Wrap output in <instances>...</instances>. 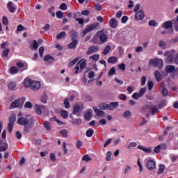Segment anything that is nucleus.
<instances>
[{"mask_svg":"<svg viewBox=\"0 0 178 178\" xmlns=\"http://www.w3.org/2000/svg\"><path fill=\"white\" fill-rule=\"evenodd\" d=\"M17 123L19 126H24L23 131L24 134H28L29 131H31V129L34 127V119L30 118L29 121L24 117H20L17 120Z\"/></svg>","mask_w":178,"mask_h":178,"instance_id":"1","label":"nucleus"},{"mask_svg":"<svg viewBox=\"0 0 178 178\" xmlns=\"http://www.w3.org/2000/svg\"><path fill=\"white\" fill-rule=\"evenodd\" d=\"M25 101H26V98H24V97L15 100L11 104V105L10 106V109H12L13 108H23V105H24Z\"/></svg>","mask_w":178,"mask_h":178,"instance_id":"2","label":"nucleus"},{"mask_svg":"<svg viewBox=\"0 0 178 178\" xmlns=\"http://www.w3.org/2000/svg\"><path fill=\"white\" fill-rule=\"evenodd\" d=\"M98 26H99V22H95V23L89 25L88 27H86V29H85V30H83L81 32L82 37H86V35H87V34H88V33H90V31H92V30H95V29H97V27H98Z\"/></svg>","mask_w":178,"mask_h":178,"instance_id":"3","label":"nucleus"},{"mask_svg":"<svg viewBox=\"0 0 178 178\" xmlns=\"http://www.w3.org/2000/svg\"><path fill=\"white\" fill-rule=\"evenodd\" d=\"M86 67L87 63L86 62V60H84L83 59L81 60L74 68L75 70V74H79V69H81V70H83V69H86Z\"/></svg>","mask_w":178,"mask_h":178,"instance_id":"4","label":"nucleus"},{"mask_svg":"<svg viewBox=\"0 0 178 178\" xmlns=\"http://www.w3.org/2000/svg\"><path fill=\"white\" fill-rule=\"evenodd\" d=\"M10 122L8 123V133H12L15 122H16V115L12 114L9 118Z\"/></svg>","mask_w":178,"mask_h":178,"instance_id":"5","label":"nucleus"},{"mask_svg":"<svg viewBox=\"0 0 178 178\" xmlns=\"http://www.w3.org/2000/svg\"><path fill=\"white\" fill-rule=\"evenodd\" d=\"M8 149L6 140L0 139V152H5ZM0 159H2V154L0 153Z\"/></svg>","mask_w":178,"mask_h":178,"instance_id":"6","label":"nucleus"},{"mask_svg":"<svg viewBox=\"0 0 178 178\" xmlns=\"http://www.w3.org/2000/svg\"><path fill=\"white\" fill-rule=\"evenodd\" d=\"M149 65H152V66H154V67H156L159 65H160L161 67H163V59H159L156 60V59H152L149 60Z\"/></svg>","mask_w":178,"mask_h":178,"instance_id":"7","label":"nucleus"},{"mask_svg":"<svg viewBox=\"0 0 178 178\" xmlns=\"http://www.w3.org/2000/svg\"><path fill=\"white\" fill-rule=\"evenodd\" d=\"M103 33L104 31H99L97 33V35H99L100 41L104 44L108 41V35Z\"/></svg>","mask_w":178,"mask_h":178,"instance_id":"8","label":"nucleus"},{"mask_svg":"<svg viewBox=\"0 0 178 178\" xmlns=\"http://www.w3.org/2000/svg\"><path fill=\"white\" fill-rule=\"evenodd\" d=\"M99 47L98 46H92L90 47L86 52V55H91V54H95L98 52Z\"/></svg>","mask_w":178,"mask_h":178,"instance_id":"9","label":"nucleus"},{"mask_svg":"<svg viewBox=\"0 0 178 178\" xmlns=\"http://www.w3.org/2000/svg\"><path fill=\"white\" fill-rule=\"evenodd\" d=\"M146 166H147V169H149V170H154V169L156 168V165L154 160H149L146 163Z\"/></svg>","mask_w":178,"mask_h":178,"instance_id":"10","label":"nucleus"},{"mask_svg":"<svg viewBox=\"0 0 178 178\" xmlns=\"http://www.w3.org/2000/svg\"><path fill=\"white\" fill-rule=\"evenodd\" d=\"M41 87V83L37 81H33L32 85L31 86V90L36 91V90H40Z\"/></svg>","mask_w":178,"mask_h":178,"instance_id":"11","label":"nucleus"},{"mask_svg":"<svg viewBox=\"0 0 178 178\" xmlns=\"http://www.w3.org/2000/svg\"><path fill=\"white\" fill-rule=\"evenodd\" d=\"M164 56H168L167 59L169 62H173L175 60V56H173V54H172V51H166L164 53Z\"/></svg>","mask_w":178,"mask_h":178,"instance_id":"12","label":"nucleus"},{"mask_svg":"<svg viewBox=\"0 0 178 178\" xmlns=\"http://www.w3.org/2000/svg\"><path fill=\"white\" fill-rule=\"evenodd\" d=\"M119 106V102H111L109 104H107V109L109 111H114Z\"/></svg>","mask_w":178,"mask_h":178,"instance_id":"13","label":"nucleus"},{"mask_svg":"<svg viewBox=\"0 0 178 178\" xmlns=\"http://www.w3.org/2000/svg\"><path fill=\"white\" fill-rule=\"evenodd\" d=\"M109 26L112 29H116V27H118V19H116V18L111 19L109 21Z\"/></svg>","mask_w":178,"mask_h":178,"instance_id":"14","label":"nucleus"},{"mask_svg":"<svg viewBox=\"0 0 178 178\" xmlns=\"http://www.w3.org/2000/svg\"><path fill=\"white\" fill-rule=\"evenodd\" d=\"M138 149H141V151H143L146 154H151V152H152V148L151 147L147 148L143 145H138Z\"/></svg>","mask_w":178,"mask_h":178,"instance_id":"15","label":"nucleus"},{"mask_svg":"<svg viewBox=\"0 0 178 178\" xmlns=\"http://www.w3.org/2000/svg\"><path fill=\"white\" fill-rule=\"evenodd\" d=\"M70 118H72V124H75V126H80V124H81V123L83 122L81 120V119H80V118L73 119V115L72 114L70 115Z\"/></svg>","mask_w":178,"mask_h":178,"instance_id":"16","label":"nucleus"},{"mask_svg":"<svg viewBox=\"0 0 178 178\" xmlns=\"http://www.w3.org/2000/svg\"><path fill=\"white\" fill-rule=\"evenodd\" d=\"M77 44H79L77 40H72V42L68 44V48L70 49H76V48H77Z\"/></svg>","mask_w":178,"mask_h":178,"instance_id":"17","label":"nucleus"},{"mask_svg":"<svg viewBox=\"0 0 178 178\" xmlns=\"http://www.w3.org/2000/svg\"><path fill=\"white\" fill-rule=\"evenodd\" d=\"M7 7L10 13H13L16 10V8L15 6H13V2L9 1L7 3Z\"/></svg>","mask_w":178,"mask_h":178,"instance_id":"18","label":"nucleus"},{"mask_svg":"<svg viewBox=\"0 0 178 178\" xmlns=\"http://www.w3.org/2000/svg\"><path fill=\"white\" fill-rule=\"evenodd\" d=\"M154 77H156V81L159 83L162 81L163 76L161 74V72H159V70H156L154 72Z\"/></svg>","mask_w":178,"mask_h":178,"instance_id":"19","label":"nucleus"},{"mask_svg":"<svg viewBox=\"0 0 178 178\" xmlns=\"http://www.w3.org/2000/svg\"><path fill=\"white\" fill-rule=\"evenodd\" d=\"M135 19H136V20H143V19H144V12H143V10L137 12L135 15Z\"/></svg>","mask_w":178,"mask_h":178,"instance_id":"20","label":"nucleus"},{"mask_svg":"<svg viewBox=\"0 0 178 178\" xmlns=\"http://www.w3.org/2000/svg\"><path fill=\"white\" fill-rule=\"evenodd\" d=\"M166 73H173L176 72V68L173 65H167L165 67Z\"/></svg>","mask_w":178,"mask_h":178,"instance_id":"21","label":"nucleus"},{"mask_svg":"<svg viewBox=\"0 0 178 178\" xmlns=\"http://www.w3.org/2000/svg\"><path fill=\"white\" fill-rule=\"evenodd\" d=\"M33 81L31 79H26L24 81V87H26V88H29L30 87H31V85L33 84Z\"/></svg>","mask_w":178,"mask_h":178,"instance_id":"22","label":"nucleus"},{"mask_svg":"<svg viewBox=\"0 0 178 178\" xmlns=\"http://www.w3.org/2000/svg\"><path fill=\"white\" fill-rule=\"evenodd\" d=\"M93 111H94V112H95V113H97V116H102L104 115V113H105V112L104 111L99 110V108H97L95 106L93 107Z\"/></svg>","mask_w":178,"mask_h":178,"instance_id":"23","label":"nucleus"},{"mask_svg":"<svg viewBox=\"0 0 178 178\" xmlns=\"http://www.w3.org/2000/svg\"><path fill=\"white\" fill-rule=\"evenodd\" d=\"M81 111V106L79 104H76L74 107V115L79 113Z\"/></svg>","mask_w":178,"mask_h":178,"instance_id":"24","label":"nucleus"},{"mask_svg":"<svg viewBox=\"0 0 178 178\" xmlns=\"http://www.w3.org/2000/svg\"><path fill=\"white\" fill-rule=\"evenodd\" d=\"M43 124H44V127L46 129V130H47V131H49L51 130V123H49V122L44 121L43 122Z\"/></svg>","mask_w":178,"mask_h":178,"instance_id":"25","label":"nucleus"},{"mask_svg":"<svg viewBox=\"0 0 178 178\" xmlns=\"http://www.w3.org/2000/svg\"><path fill=\"white\" fill-rule=\"evenodd\" d=\"M172 26H173V22H172L171 21H167L164 23L165 29H171Z\"/></svg>","mask_w":178,"mask_h":178,"instance_id":"26","label":"nucleus"},{"mask_svg":"<svg viewBox=\"0 0 178 178\" xmlns=\"http://www.w3.org/2000/svg\"><path fill=\"white\" fill-rule=\"evenodd\" d=\"M123 117L125 119H129L130 118H131V112H130V111L129 110L125 111V112L123 114Z\"/></svg>","mask_w":178,"mask_h":178,"instance_id":"27","label":"nucleus"},{"mask_svg":"<svg viewBox=\"0 0 178 178\" xmlns=\"http://www.w3.org/2000/svg\"><path fill=\"white\" fill-rule=\"evenodd\" d=\"M36 113H38V115L42 113V106L36 104Z\"/></svg>","mask_w":178,"mask_h":178,"instance_id":"28","label":"nucleus"},{"mask_svg":"<svg viewBox=\"0 0 178 178\" xmlns=\"http://www.w3.org/2000/svg\"><path fill=\"white\" fill-rule=\"evenodd\" d=\"M108 63H116L118 62V58L115 56H111L108 59Z\"/></svg>","mask_w":178,"mask_h":178,"instance_id":"29","label":"nucleus"},{"mask_svg":"<svg viewBox=\"0 0 178 178\" xmlns=\"http://www.w3.org/2000/svg\"><path fill=\"white\" fill-rule=\"evenodd\" d=\"M40 101L42 104H47V102H48V96H47V94H44L41 97Z\"/></svg>","mask_w":178,"mask_h":178,"instance_id":"30","label":"nucleus"},{"mask_svg":"<svg viewBox=\"0 0 178 178\" xmlns=\"http://www.w3.org/2000/svg\"><path fill=\"white\" fill-rule=\"evenodd\" d=\"M164 171H165V165L163 164H161L159 165V168L157 172L158 175H162V173H163Z\"/></svg>","mask_w":178,"mask_h":178,"instance_id":"31","label":"nucleus"},{"mask_svg":"<svg viewBox=\"0 0 178 178\" xmlns=\"http://www.w3.org/2000/svg\"><path fill=\"white\" fill-rule=\"evenodd\" d=\"M77 62H79V58H76L73 60L70 61L68 64V67H72V66H74Z\"/></svg>","mask_w":178,"mask_h":178,"instance_id":"32","label":"nucleus"},{"mask_svg":"<svg viewBox=\"0 0 178 178\" xmlns=\"http://www.w3.org/2000/svg\"><path fill=\"white\" fill-rule=\"evenodd\" d=\"M65 37H66V32L63 31L57 35L56 38L57 40H60L62 38H65Z\"/></svg>","mask_w":178,"mask_h":178,"instance_id":"33","label":"nucleus"},{"mask_svg":"<svg viewBox=\"0 0 178 178\" xmlns=\"http://www.w3.org/2000/svg\"><path fill=\"white\" fill-rule=\"evenodd\" d=\"M111 46L107 45L105 47L104 51H103V55H108L109 54V52H111Z\"/></svg>","mask_w":178,"mask_h":178,"instance_id":"34","label":"nucleus"},{"mask_svg":"<svg viewBox=\"0 0 178 178\" xmlns=\"http://www.w3.org/2000/svg\"><path fill=\"white\" fill-rule=\"evenodd\" d=\"M108 76H113V74H116V68L113 67L108 72Z\"/></svg>","mask_w":178,"mask_h":178,"instance_id":"35","label":"nucleus"},{"mask_svg":"<svg viewBox=\"0 0 178 178\" xmlns=\"http://www.w3.org/2000/svg\"><path fill=\"white\" fill-rule=\"evenodd\" d=\"M60 134H61V136L63 137H64V138H67L68 137V135H67V130L66 129H62L60 131Z\"/></svg>","mask_w":178,"mask_h":178,"instance_id":"36","label":"nucleus"},{"mask_svg":"<svg viewBox=\"0 0 178 178\" xmlns=\"http://www.w3.org/2000/svg\"><path fill=\"white\" fill-rule=\"evenodd\" d=\"M92 159H91L88 154L84 155L82 157V161H84V162H90V161H92Z\"/></svg>","mask_w":178,"mask_h":178,"instance_id":"37","label":"nucleus"},{"mask_svg":"<svg viewBox=\"0 0 178 178\" xmlns=\"http://www.w3.org/2000/svg\"><path fill=\"white\" fill-rule=\"evenodd\" d=\"M93 135H94L93 129H88L86 131V136L87 137H92Z\"/></svg>","mask_w":178,"mask_h":178,"instance_id":"38","label":"nucleus"},{"mask_svg":"<svg viewBox=\"0 0 178 178\" xmlns=\"http://www.w3.org/2000/svg\"><path fill=\"white\" fill-rule=\"evenodd\" d=\"M148 24L151 27H156V26H158V23L155 20H150Z\"/></svg>","mask_w":178,"mask_h":178,"instance_id":"39","label":"nucleus"},{"mask_svg":"<svg viewBox=\"0 0 178 178\" xmlns=\"http://www.w3.org/2000/svg\"><path fill=\"white\" fill-rule=\"evenodd\" d=\"M141 95L139 92H135L132 95V98L134 99H138L139 98H141Z\"/></svg>","mask_w":178,"mask_h":178,"instance_id":"40","label":"nucleus"},{"mask_svg":"<svg viewBox=\"0 0 178 178\" xmlns=\"http://www.w3.org/2000/svg\"><path fill=\"white\" fill-rule=\"evenodd\" d=\"M158 107L154 106L151 108V115H156L158 113Z\"/></svg>","mask_w":178,"mask_h":178,"instance_id":"41","label":"nucleus"},{"mask_svg":"<svg viewBox=\"0 0 178 178\" xmlns=\"http://www.w3.org/2000/svg\"><path fill=\"white\" fill-rule=\"evenodd\" d=\"M72 40H76L77 38V32L74 30L71 31Z\"/></svg>","mask_w":178,"mask_h":178,"instance_id":"42","label":"nucleus"},{"mask_svg":"<svg viewBox=\"0 0 178 178\" xmlns=\"http://www.w3.org/2000/svg\"><path fill=\"white\" fill-rule=\"evenodd\" d=\"M18 70H19L17 69V67L13 66L10 68V73H11V74H16V73H17Z\"/></svg>","mask_w":178,"mask_h":178,"instance_id":"43","label":"nucleus"},{"mask_svg":"<svg viewBox=\"0 0 178 178\" xmlns=\"http://www.w3.org/2000/svg\"><path fill=\"white\" fill-rule=\"evenodd\" d=\"M89 58L92 59V60H95V62H97V60L99 59V54H95L93 56H90Z\"/></svg>","mask_w":178,"mask_h":178,"instance_id":"44","label":"nucleus"},{"mask_svg":"<svg viewBox=\"0 0 178 178\" xmlns=\"http://www.w3.org/2000/svg\"><path fill=\"white\" fill-rule=\"evenodd\" d=\"M9 52H10V49H9V48H7L3 51L2 56L3 57H6L8 56V55H9Z\"/></svg>","mask_w":178,"mask_h":178,"instance_id":"45","label":"nucleus"},{"mask_svg":"<svg viewBox=\"0 0 178 178\" xmlns=\"http://www.w3.org/2000/svg\"><path fill=\"white\" fill-rule=\"evenodd\" d=\"M99 108H100L103 111H105V109H108V104L105 103H102L99 105Z\"/></svg>","mask_w":178,"mask_h":178,"instance_id":"46","label":"nucleus"},{"mask_svg":"<svg viewBox=\"0 0 178 178\" xmlns=\"http://www.w3.org/2000/svg\"><path fill=\"white\" fill-rule=\"evenodd\" d=\"M44 51H45V49L44 48V47H40L39 48V54H40V58H42L44 56Z\"/></svg>","mask_w":178,"mask_h":178,"instance_id":"47","label":"nucleus"},{"mask_svg":"<svg viewBox=\"0 0 178 178\" xmlns=\"http://www.w3.org/2000/svg\"><path fill=\"white\" fill-rule=\"evenodd\" d=\"M134 147H137V143L131 142L127 146V149H130V148H133Z\"/></svg>","mask_w":178,"mask_h":178,"instance_id":"48","label":"nucleus"},{"mask_svg":"<svg viewBox=\"0 0 178 178\" xmlns=\"http://www.w3.org/2000/svg\"><path fill=\"white\" fill-rule=\"evenodd\" d=\"M8 87L10 90H16V83L15 82H10Z\"/></svg>","mask_w":178,"mask_h":178,"instance_id":"49","label":"nucleus"},{"mask_svg":"<svg viewBox=\"0 0 178 178\" xmlns=\"http://www.w3.org/2000/svg\"><path fill=\"white\" fill-rule=\"evenodd\" d=\"M62 118H63V119H67V118L69 116V114L67 113V111H63L60 113Z\"/></svg>","mask_w":178,"mask_h":178,"instance_id":"50","label":"nucleus"},{"mask_svg":"<svg viewBox=\"0 0 178 178\" xmlns=\"http://www.w3.org/2000/svg\"><path fill=\"white\" fill-rule=\"evenodd\" d=\"M64 105H65V108H66V109H69V108H70V104L69 103L68 99H65L64 100Z\"/></svg>","mask_w":178,"mask_h":178,"instance_id":"51","label":"nucleus"},{"mask_svg":"<svg viewBox=\"0 0 178 178\" xmlns=\"http://www.w3.org/2000/svg\"><path fill=\"white\" fill-rule=\"evenodd\" d=\"M56 16L58 19H62V17H63V12L62 11L56 12Z\"/></svg>","mask_w":178,"mask_h":178,"instance_id":"52","label":"nucleus"},{"mask_svg":"<svg viewBox=\"0 0 178 178\" xmlns=\"http://www.w3.org/2000/svg\"><path fill=\"white\" fill-rule=\"evenodd\" d=\"M145 92H147V88H142L140 90H139V95H140V96H143Z\"/></svg>","mask_w":178,"mask_h":178,"instance_id":"53","label":"nucleus"},{"mask_svg":"<svg viewBox=\"0 0 178 178\" xmlns=\"http://www.w3.org/2000/svg\"><path fill=\"white\" fill-rule=\"evenodd\" d=\"M24 108H28L29 109H31L33 108V104L30 102H27L25 103Z\"/></svg>","mask_w":178,"mask_h":178,"instance_id":"54","label":"nucleus"},{"mask_svg":"<svg viewBox=\"0 0 178 178\" xmlns=\"http://www.w3.org/2000/svg\"><path fill=\"white\" fill-rule=\"evenodd\" d=\"M3 24H4V26H8V24H9V21L6 16L3 17Z\"/></svg>","mask_w":178,"mask_h":178,"instance_id":"55","label":"nucleus"},{"mask_svg":"<svg viewBox=\"0 0 178 178\" xmlns=\"http://www.w3.org/2000/svg\"><path fill=\"white\" fill-rule=\"evenodd\" d=\"M165 45V42L163 40H160L159 42V47L160 48H162L163 49H165V47H163V46Z\"/></svg>","mask_w":178,"mask_h":178,"instance_id":"56","label":"nucleus"},{"mask_svg":"<svg viewBox=\"0 0 178 178\" xmlns=\"http://www.w3.org/2000/svg\"><path fill=\"white\" fill-rule=\"evenodd\" d=\"M60 9L61 10H67V5H66L65 3H62L60 6Z\"/></svg>","mask_w":178,"mask_h":178,"instance_id":"57","label":"nucleus"},{"mask_svg":"<svg viewBox=\"0 0 178 178\" xmlns=\"http://www.w3.org/2000/svg\"><path fill=\"white\" fill-rule=\"evenodd\" d=\"M162 94L163 97H168V95L169 94V90L166 89L165 88H163L162 90Z\"/></svg>","mask_w":178,"mask_h":178,"instance_id":"58","label":"nucleus"},{"mask_svg":"<svg viewBox=\"0 0 178 178\" xmlns=\"http://www.w3.org/2000/svg\"><path fill=\"white\" fill-rule=\"evenodd\" d=\"M166 106V102H163L160 104H159L156 108L158 109H162V108Z\"/></svg>","mask_w":178,"mask_h":178,"instance_id":"59","label":"nucleus"},{"mask_svg":"<svg viewBox=\"0 0 178 178\" xmlns=\"http://www.w3.org/2000/svg\"><path fill=\"white\" fill-rule=\"evenodd\" d=\"M145 83H147V76L144 75L141 78V86H145Z\"/></svg>","mask_w":178,"mask_h":178,"instance_id":"60","label":"nucleus"},{"mask_svg":"<svg viewBox=\"0 0 178 178\" xmlns=\"http://www.w3.org/2000/svg\"><path fill=\"white\" fill-rule=\"evenodd\" d=\"M51 59H54V58L49 54L46 55L44 58V60L45 62H48V60H49Z\"/></svg>","mask_w":178,"mask_h":178,"instance_id":"61","label":"nucleus"},{"mask_svg":"<svg viewBox=\"0 0 178 178\" xmlns=\"http://www.w3.org/2000/svg\"><path fill=\"white\" fill-rule=\"evenodd\" d=\"M83 146V142L81 140H78L76 141V147L80 149L81 147Z\"/></svg>","mask_w":178,"mask_h":178,"instance_id":"62","label":"nucleus"},{"mask_svg":"<svg viewBox=\"0 0 178 178\" xmlns=\"http://www.w3.org/2000/svg\"><path fill=\"white\" fill-rule=\"evenodd\" d=\"M122 15H123V11L120 10V11L117 12L115 17H117V19H120V17H122Z\"/></svg>","mask_w":178,"mask_h":178,"instance_id":"63","label":"nucleus"},{"mask_svg":"<svg viewBox=\"0 0 178 178\" xmlns=\"http://www.w3.org/2000/svg\"><path fill=\"white\" fill-rule=\"evenodd\" d=\"M152 88H154V82L150 81L148 83V90H151Z\"/></svg>","mask_w":178,"mask_h":178,"instance_id":"64","label":"nucleus"}]
</instances>
